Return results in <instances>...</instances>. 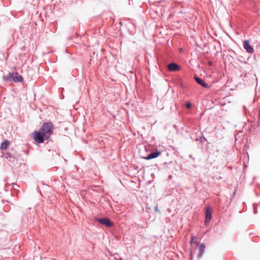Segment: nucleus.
Here are the masks:
<instances>
[{
  "label": "nucleus",
  "instance_id": "nucleus-7",
  "mask_svg": "<svg viewBox=\"0 0 260 260\" xmlns=\"http://www.w3.org/2000/svg\"><path fill=\"white\" fill-rule=\"evenodd\" d=\"M243 47L246 50V51L249 53H251L253 52V48L250 44L249 41L248 40H245L244 41Z\"/></svg>",
  "mask_w": 260,
  "mask_h": 260
},
{
  "label": "nucleus",
  "instance_id": "nucleus-9",
  "mask_svg": "<svg viewBox=\"0 0 260 260\" xmlns=\"http://www.w3.org/2000/svg\"><path fill=\"white\" fill-rule=\"evenodd\" d=\"M168 68L170 71H175L179 70V65L173 62L168 64Z\"/></svg>",
  "mask_w": 260,
  "mask_h": 260
},
{
  "label": "nucleus",
  "instance_id": "nucleus-2",
  "mask_svg": "<svg viewBox=\"0 0 260 260\" xmlns=\"http://www.w3.org/2000/svg\"><path fill=\"white\" fill-rule=\"evenodd\" d=\"M53 126L51 122L44 123L41 127L40 131L45 135L46 139L48 138L52 133Z\"/></svg>",
  "mask_w": 260,
  "mask_h": 260
},
{
  "label": "nucleus",
  "instance_id": "nucleus-18",
  "mask_svg": "<svg viewBox=\"0 0 260 260\" xmlns=\"http://www.w3.org/2000/svg\"><path fill=\"white\" fill-rule=\"evenodd\" d=\"M254 213H256V211L255 210L254 211Z\"/></svg>",
  "mask_w": 260,
  "mask_h": 260
},
{
  "label": "nucleus",
  "instance_id": "nucleus-5",
  "mask_svg": "<svg viewBox=\"0 0 260 260\" xmlns=\"http://www.w3.org/2000/svg\"><path fill=\"white\" fill-rule=\"evenodd\" d=\"M97 220L103 225H105L107 227H111L113 225L112 222L111 220L106 217L98 218Z\"/></svg>",
  "mask_w": 260,
  "mask_h": 260
},
{
  "label": "nucleus",
  "instance_id": "nucleus-11",
  "mask_svg": "<svg viewBox=\"0 0 260 260\" xmlns=\"http://www.w3.org/2000/svg\"><path fill=\"white\" fill-rule=\"evenodd\" d=\"M9 145V142L7 140H6L1 143V146H0V149L1 150H5L7 148Z\"/></svg>",
  "mask_w": 260,
  "mask_h": 260
},
{
  "label": "nucleus",
  "instance_id": "nucleus-3",
  "mask_svg": "<svg viewBox=\"0 0 260 260\" xmlns=\"http://www.w3.org/2000/svg\"><path fill=\"white\" fill-rule=\"evenodd\" d=\"M212 217V209L210 206H207L206 208L205 211V219L204 221L205 224L207 225L209 224Z\"/></svg>",
  "mask_w": 260,
  "mask_h": 260
},
{
  "label": "nucleus",
  "instance_id": "nucleus-4",
  "mask_svg": "<svg viewBox=\"0 0 260 260\" xmlns=\"http://www.w3.org/2000/svg\"><path fill=\"white\" fill-rule=\"evenodd\" d=\"M34 139L36 142L39 143L44 142V138H45V135L41 131L34 132Z\"/></svg>",
  "mask_w": 260,
  "mask_h": 260
},
{
  "label": "nucleus",
  "instance_id": "nucleus-19",
  "mask_svg": "<svg viewBox=\"0 0 260 260\" xmlns=\"http://www.w3.org/2000/svg\"><path fill=\"white\" fill-rule=\"evenodd\" d=\"M118 260H123V259H118Z\"/></svg>",
  "mask_w": 260,
  "mask_h": 260
},
{
  "label": "nucleus",
  "instance_id": "nucleus-16",
  "mask_svg": "<svg viewBox=\"0 0 260 260\" xmlns=\"http://www.w3.org/2000/svg\"><path fill=\"white\" fill-rule=\"evenodd\" d=\"M179 50H180V53H181V52L182 51V50L181 48H180Z\"/></svg>",
  "mask_w": 260,
  "mask_h": 260
},
{
  "label": "nucleus",
  "instance_id": "nucleus-8",
  "mask_svg": "<svg viewBox=\"0 0 260 260\" xmlns=\"http://www.w3.org/2000/svg\"><path fill=\"white\" fill-rule=\"evenodd\" d=\"M205 248H206V247H205V245L204 244L200 243L199 245V253L198 254L199 258H200L203 256V255L205 251Z\"/></svg>",
  "mask_w": 260,
  "mask_h": 260
},
{
  "label": "nucleus",
  "instance_id": "nucleus-14",
  "mask_svg": "<svg viewBox=\"0 0 260 260\" xmlns=\"http://www.w3.org/2000/svg\"><path fill=\"white\" fill-rule=\"evenodd\" d=\"M179 85H180V87H183V86L182 85L181 83L180 82V84H179Z\"/></svg>",
  "mask_w": 260,
  "mask_h": 260
},
{
  "label": "nucleus",
  "instance_id": "nucleus-10",
  "mask_svg": "<svg viewBox=\"0 0 260 260\" xmlns=\"http://www.w3.org/2000/svg\"><path fill=\"white\" fill-rule=\"evenodd\" d=\"M159 154L160 152L158 151L151 153L147 157H145V159L146 160H149L151 159L155 158L157 157L159 155Z\"/></svg>",
  "mask_w": 260,
  "mask_h": 260
},
{
  "label": "nucleus",
  "instance_id": "nucleus-13",
  "mask_svg": "<svg viewBox=\"0 0 260 260\" xmlns=\"http://www.w3.org/2000/svg\"><path fill=\"white\" fill-rule=\"evenodd\" d=\"M155 210L156 211H158V207H157V206H156L155 207Z\"/></svg>",
  "mask_w": 260,
  "mask_h": 260
},
{
  "label": "nucleus",
  "instance_id": "nucleus-12",
  "mask_svg": "<svg viewBox=\"0 0 260 260\" xmlns=\"http://www.w3.org/2000/svg\"><path fill=\"white\" fill-rule=\"evenodd\" d=\"M185 106L187 109H189L192 107V104L190 102H186Z\"/></svg>",
  "mask_w": 260,
  "mask_h": 260
},
{
  "label": "nucleus",
  "instance_id": "nucleus-17",
  "mask_svg": "<svg viewBox=\"0 0 260 260\" xmlns=\"http://www.w3.org/2000/svg\"><path fill=\"white\" fill-rule=\"evenodd\" d=\"M6 154L8 155L9 156H10V153H7Z\"/></svg>",
  "mask_w": 260,
  "mask_h": 260
},
{
  "label": "nucleus",
  "instance_id": "nucleus-15",
  "mask_svg": "<svg viewBox=\"0 0 260 260\" xmlns=\"http://www.w3.org/2000/svg\"><path fill=\"white\" fill-rule=\"evenodd\" d=\"M189 157H190V158H192V159H194V158H193V157H192V155H191V154H190V155H189Z\"/></svg>",
  "mask_w": 260,
  "mask_h": 260
},
{
  "label": "nucleus",
  "instance_id": "nucleus-1",
  "mask_svg": "<svg viewBox=\"0 0 260 260\" xmlns=\"http://www.w3.org/2000/svg\"><path fill=\"white\" fill-rule=\"evenodd\" d=\"M5 81H13L15 82H20L22 81L23 78L17 73H10L8 75L3 77Z\"/></svg>",
  "mask_w": 260,
  "mask_h": 260
},
{
  "label": "nucleus",
  "instance_id": "nucleus-6",
  "mask_svg": "<svg viewBox=\"0 0 260 260\" xmlns=\"http://www.w3.org/2000/svg\"><path fill=\"white\" fill-rule=\"evenodd\" d=\"M194 78L196 82L202 87L206 88H209L210 87V86L206 83L203 79L197 76H195Z\"/></svg>",
  "mask_w": 260,
  "mask_h": 260
}]
</instances>
